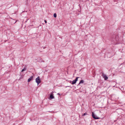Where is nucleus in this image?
Masks as SVG:
<instances>
[{
	"label": "nucleus",
	"instance_id": "4",
	"mask_svg": "<svg viewBox=\"0 0 125 125\" xmlns=\"http://www.w3.org/2000/svg\"><path fill=\"white\" fill-rule=\"evenodd\" d=\"M78 78L79 77H77L75 80H73L72 81V84H75L76 83V82L78 81Z\"/></svg>",
	"mask_w": 125,
	"mask_h": 125
},
{
	"label": "nucleus",
	"instance_id": "8",
	"mask_svg": "<svg viewBox=\"0 0 125 125\" xmlns=\"http://www.w3.org/2000/svg\"><path fill=\"white\" fill-rule=\"evenodd\" d=\"M83 83V80H81L79 83Z\"/></svg>",
	"mask_w": 125,
	"mask_h": 125
},
{
	"label": "nucleus",
	"instance_id": "2",
	"mask_svg": "<svg viewBox=\"0 0 125 125\" xmlns=\"http://www.w3.org/2000/svg\"><path fill=\"white\" fill-rule=\"evenodd\" d=\"M102 76L105 80H106L108 79V77L106 74L103 73Z\"/></svg>",
	"mask_w": 125,
	"mask_h": 125
},
{
	"label": "nucleus",
	"instance_id": "5",
	"mask_svg": "<svg viewBox=\"0 0 125 125\" xmlns=\"http://www.w3.org/2000/svg\"><path fill=\"white\" fill-rule=\"evenodd\" d=\"M33 78V76H32L28 80V82H30L32 80Z\"/></svg>",
	"mask_w": 125,
	"mask_h": 125
},
{
	"label": "nucleus",
	"instance_id": "1",
	"mask_svg": "<svg viewBox=\"0 0 125 125\" xmlns=\"http://www.w3.org/2000/svg\"><path fill=\"white\" fill-rule=\"evenodd\" d=\"M36 82L37 83L38 85L41 82V80H40V78L38 76L36 79Z\"/></svg>",
	"mask_w": 125,
	"mask_h": 125
},
{
	"label": "nucleus",
	"instance_id": "3",
	"mask_svg": "<svg viewBox=\"0 0 125 125\" xmlns=\"http://www.w3.org/2000/svg\"><path fill=\"white\" fill-rule=\"evenodd\" d=\"M92 116L95 119H98L99 118L97 117L96 115H95L93 112H92Z\"/></svg>",
	"mask_w": 125,
	"mask_h": 125
},
{
	"label": "nucleus",
	"instance_id": "11",
	"mask_svg": "<svg viewBox=\"0 0 125 125\" xmlns=\"http://www.w3.org/2000/svg\"><path fill=\"white\" fill-rule=\"evenodd\" d=\"M44 21L45 22V23H46L47 22L46 21V20H45Z\"/></svg>",
	"mask_w": 125,
	"mask_h": 125
},
{
	"label": "nucleus",
	"instance_id": "6",
	"mask_svg": "<svg viewBox=\"0 0 125 125\" xmlns=\"http://www.w3.org/2000/svg\"><path fill=\"white\" fill-rule=\"evenodd\" d=\"M50 98L51 99H53L54 98V97L53 96V94H51L50 96Z\"/></svg>",
	"mask_w": 125,
	"mask_h": 125
},
{
	"label": "nucleus",
	"instance_id": "7",
	"mask_svg": "<svg viewBox=\"0 0 125 125\" xmlns=\"http://www.w3.org/2000/svg\"><path fill=\"white\" fill-rule=\"evenodd\" d=\"M53 16L54 17L56 18L57 17V15L56 14V13H54L53 15Z\"/></svg>",
	"mask_w": 125,
	"mask_h": 125
},
{
	"label": "nucleus",
	"instance_id": "10",
	"mask_svg": "<svg viewBox=\"0 0 125 125\" xmlns=\"http://www.w3.org/2000/svg\"><path fill=\"white\" fill-rule=\"evenodd\" d=\"M86 115V113H84L83 114V115H82V116H84L85 115Z\"/></svg>",
	"mask_w": 125,
	"mask_h": 125
},
{
	"label": "nucleus",
	"instance_id": "9",
	"mask_svg": "<svg viewBox=\"0 0 125 125\" xmlns=\"http://www.w3.org/2000/svg\"><path fill=\"white\" fill-rule=\"evenodd\" d=\"M26 70V69L25 68H24L21 71V72H22Z\"/></svg>",
	"mask_w": 125,
	"mask_h": 125
}]
</instances>
